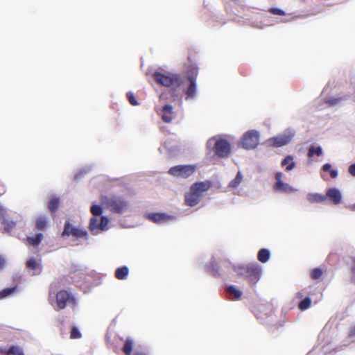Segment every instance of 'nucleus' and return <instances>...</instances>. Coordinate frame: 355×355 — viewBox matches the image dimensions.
Here are the masks:
<instances>
[{
    "instance_id": "nucleus-46",
    "label": "nucleus",
    "mask_w": 355,
    "mask_h": 355,
    "mask_svg": "<svg viewBox=\"0 0 355 355\" xmlns=\"http://www.w3.org/2000/svg\"><path fill=\"white\" fill-rule=\"evenodd\" d=\"M304 295V293L303 291L297 292L296 294V297L300 299L303 298Z\"/></svg>"
},
{
    "instance_id": "nucleus-15",
    "label": "nucleus",
    "mask_w": 355,
    "mask_h": 355,
    "mask_svg": "<svg viewBox=\"0 0 355 355\" xmlns=\"http://www.w3.org/2000/svg\"><path fill=\"white\" fill-rule=\"evenodd\" d=\"M326 198H328L335 205L341 202L342 196L340 191L336 188L329 189L326 193Z\"/></svg>"
},
{
    "instance_id": "nucleus-36",
    "label": "nucleus",
    "mask_w": 355,
    "mask_h": 355,
    "mask_svg": "<svg viewBox=\"0 0 355 355\" xmlns=\"http://www.w3.org/2000/svg\"><path fill=\"white\" fill-rule=\"evenodd\" d=\"M268 12L272 15L284 16L286 15L285 12L281 9L276 8H271L268 10Z\"/></svg>"
},
{
    "instance_id": "nucleus-22",
    "label": "nucleus",
    "mask_w": 355,
    "mask_h": 355,
    "mask_svg": "<svg viewBox=\"0 0 355 355\" xmlns=\"http://www.w3.org/2000/svg\"><path fill=\"white\" fill-rule=\"evenodd\" d=\"M306 199L311 203L322 202L326 200V196L317 193H309L306 195Z\"/></svg>"
},
{
    "instance_id": "nucleus-24",
    "label": "nucleus",
    "mask_w": 355,
    "mask_h": 355,
    "mask_svg": "<svg viewBox=\"0 0 355 355\" xmlns=\"http://www.w3.org/2000/svg\"><path fill=\"white\" fill-rule=\"evenodd\" d=\"M129 274V269L127 266L118 268L115 270V277L118 279H125Z\"/></svg>"
},
{
    "instance_id": "nucleus-43",
    "label": "nucleus",
    "mask_w": 355,
    "mask_h": 355,
    "mask_svg": "<svg viewBox=\"0 0 355 355\" xmlns=\"http://www.w3.org/2000/svg\"><path fill=\"white\" fill-rule=\"evenodd\" d=\"M5 266V259L0 256V270L4 268Z\"/></svg>"
},
{
    "instance_id": "nucleus-21",
    "label": "nucleus",
    "mask_w": 355,
    "mask_h": 355,
    "mask_svg": "<svg viewBox=\"0 0 355 355\" xmlns=\"http://www.w3.org/2000/svg\"><path fill=\"white\" fill-rule=\"evenodd\" d=\"M186 99L193 98L196 92V82L189 81V85L184 89Z\"/></svg>"
},
{
    "instance_id": "nucleus-4",
    "label": "nucleus",
    "mask_w": 355,
    "mask_h": 355,
    "mask_svg": "<svg viewBox=\"0 0 355 355\" xmlns=\"http://www.w3.org/2000/svg\"><path fill=\"white\" fill-rule=\"evenodd\" d=\"M103 204L112 212L121 213L127 209V201L120 196L105 197Z\"/></svg>"
},
{
    "instance_id": "nucleus-47",
    "label": "nucleus",
    "mask_w": 355,
    "mask_h": 355,
    "mask_svg": "<svg viewBox=\"0 0 355 355\" xmlns=\"http://www.w3.org/2000/svg\"><path fill=\"white\" fill-rule=\"evenodd\" d=\"M132 355H148L146 352L137 351Z\"/></svg>"
},
{
    "instance_id": "nucleus-44",
    "label": "nucleus",
    "mask_w": 355,
    "mask_h": 355,
    "mask_svg": "<svg viewBox=\"0 0 355 355\" xmlns=\"http://www.w3.org/2000/svg\"><path fill=\"white\" fill-rule=\"evenodd\" d=\"M6 214V211L3 208L0 207V218H4Z\"/></svg>"
},
{
    "instance_id": "nucleus-33",
    "label": "nucleus",
    "mask_w": 355,
    "mask_h": 355,
    "mask_svg": "<svg viewBox=\"0 0 355 355\" xmlns=\"http://www.w3.org/2000/svg\"><path fill=\"white\" fill-rule=\"evenodd\" d=\"M17 286L12 288H6L0 291V299H3L15 292Z\"/></svg>"
},
{
    "instance_id": "nucleus-35",
    "label": "nucleus",
    "mask_w": 355,
    "mask_h": 355,
    "mask_svg": "<svg viewBox=\"0 0 355 355\" xmlns=\"http://www.w3.org/2000/svg\"><path fill=\"white\" fill-rule=\"evenodd\" d=\"M91 213L93 214V217L99 216L102 214V208L100 205H94L91 207Z\"/></svg>"
},
{
    "instance_id": "nucleus-45",
    "label": "nucleus",
    "mask_w": 355,
    "mask_h": 355,
    "mask_svg": "<svg viewBox=\"0 0 355 355\" xmlns=\"http://www.w3.org/2000/svg\"><path fill=\"white\" fill-rule=\"evenodd\" d=\"M349 336H355V325L352 327L349 331Z\"/></svg>"
},
{
    "instance_id": "nucleus-28",
    "label": "nucleus",
    "mask_w": 355,
    "mask_h": 355,
    "mask_svg": "<svg viewBox=\"0 0 355 355\" xmlns=\"http://www.w3.org/2000/svg\"><path fill=\"white\" fill-rule=\"evenodd\" d=\"M311 304V300L309 297H306L298 304V308L301 311L308 309Z\"/></svg>"
},
{
    "instance_id": "nucleus-23",
    "label": "nucleus",
    "mask_w": 355,
    "mask_h": 355,
    "mask_svg": "<svg viewBox=\"0 0 355 355\" xmlns=\"http://www.w3.org/2000/svg\"><path fill=\"white\" fill-rule=\"evenodd\" d=\"M282 166L286 167V171H291L295 167V162L293 161V157L286 156L282 162Z\"/></svg>"
},
{
    "instance_id": "nucleus-18",
    "label": "nucleus",
    "mask_w": 355,
    "mask_h": 355,
    "mask_svg": "<svg viewBox=\"0 0 355 355\" xmlns=\"http://www.w3.org/2000/svg\"><path fill=\"white\" fill-rule=\"evenodd\" d=\"M26 268L31 270H35L34 275H38L42 271V266L37 263L35 258H30L26 263Z\"/></svg>"
},
{
    "instance_id": "nucleus-9",
    "label": "nucleus",
    "mask_w": 355,
    "mask_h": 355,
    "mask_svg": "<svg viewBox=\"0 0 355 355\" xmlns=\"http://www.w3.org/2000/svg\"><path fill=\"white\" fill-rule=\"evenodd\" d=\"M109 223V219L105 216H101L99 221L96 217H92L89 222V230L93 234H97L100 231H103L106 229Z\"/></svg>"
},
{
    "instance_id": "nucleus-25",
    "label": "nucleus",
    "mask_w": 355,
    "mask_h": 355,
    "mask_svg": "<svg viewBox=\"0 0 355 355\" xmlns=\"http://www.w3.org/2000/svg\"><path fill=\"white\" fill-rule=\"evenodd\" d=\"M134 345V341L131 338H128L124 343V345L122 348V352L125 355H130L132 352Z\"/></svg>"
},
{
    "instance_id": "nucleus-19",
    "label": "nucleus",
    "mask_w": 355,
    "mask_h": 355,
    "mask_svg": "<svg viewBox=\"0 0 355 355\" xmlns=\"http://www.w3.org/2000/svg\"><path fill=\"white\" fill-rule=\"evenodd\" d=\"M148 218L155 223H161L168 220V216L165 214L151 213L148 214Z\"/></svg>"
},
{
    "instance_id": "nucleus-12",
    "label": "nucleus",
    "mask_w": 355,
    "mask_h": 355,
    "mask_svg": "<svg viewBox=\"0 0 355 355\" xmlns=\"http://www.w3.org/2000/svg\"><path fill=\"white\" fill-rule=\"evenodd\" d=\"M282 177L283 174L282 172H277L275 173L276 184L274 186V189L275 191H282L284 193H291L294 191V189H293L289 184L282 182Z\"/></svg>"
},
{
    "instance_id": "nucleus-1",
    "label": "nucleus",
    "mask_w": 355,
    "mask_h": 355,
    "mask_svg": "<svg viewBox=\"0 0 355 355\" xmlns=\"http://www.w3.org/2000/svg\"><path fill=\"white\" fill-rule=\"evenodd\" d=\"M211 182L209 180L197 182L193 184L188 192L184 194V203L189 207L198 205L205 193L211 187Z\"/></svg>"
},
{
    "instance_id": "nucleus-29",
    "label": "nucleus",
    "mask_w": 355,
    "mask_h": 355,
    "mask_svg": "<svg viewBox=\"0 0 355 355\" xmlns=\"http://www.w3.org/2000/svg\"><path fill=\"white\" fill-rule=\"evenodd\" d=\"M243 180V175L241 173L240 171H239L235 177V178L234 180H232L230 184H229V187L230 188H236L240 184L241 182H242Z\"/></svg>"
},
{
    "instance_id": "nucleus-13",
    "label": "nucleus",
    "mask_w": 355,
    "mask_h": 355,
    "mask_svg": "<svg viewBox=\"0 0 355 355\" xmlns=\"http://www.w3.org/2000/svg\"><path fill=\"white\" fill-rule=\"evenodd\" d=\"M188 61L189 62V65L187 67V69L185 71L186 77L189 81L196 82V79L198 74V68L196 64L192 63L191 55L188 56Z\"/></svg>"
},
{
    "instance_id": "nucleus-10",
    "label": "nucleus",
    "mask_w": 355,
    "mask_h": 355,
    "mask_svg": "<svg viewBox=\"0 0 355 355\" xmlns=\"http://www.w3.org/2000/svg\"><path fill=\"white\" fill-rule=\"evenodd\" d=\"M62 236H72L76 239L86 238L87 233L86 231L73 227L69 221H66L64 225V230L62 233Z\"/></svg>"
},
{
    "instance_id": "nucleus-26",
    "label": "nucleus",
    "mask_w": 355,
    "mask_h": 355,
    "mask_svg": "<svg viewBox=\"0 0 355 355\" xmlns=\"http://www.w3.org/2000/svg\"><path fill=\"white\" fill-rule=\"evenodd\" d=\"M270 252L268 250L262 248L258 252L257 259L261 263H266L269 260Z\"/></svg>"
},
{
    "instance_id": "nucleus-39",
    "label": "nucleus",
    "mask_w": 355,
    "mask_h": 355,
    "mask_svg": "<svg viewBox=\"0 0 355 355\" xmlns=\"http://www.w3.org/2000/svg\"><path fill=\"white\" fill-rule=\"evenodd\" d=\"M4 228L6 231H11L15 226V223L13 221H3Z\"/></svg>"
},
{
    "instance_id": "nucleus-3",
    "label": "nucleus",
    "mask_w": 355,
    "mask_h": 355,
    "mask_svg": "<svg viewBox=\"0 0 355 355\" xmlns=\"http://www.w3.org/2000/svg\"><path fill=\"white\" fill-rule=\"evenodd\" d=\"M197 168L196 164L177 165L171 167L168 173L178 178L187 179L194 174Z\"/></svg>"
},
{
    "instance_id": "nucleus-38",
    "label": "nucleus",
    "mask_w": 355,
    "mask_h": 355,
    "mask_svg": "<svg viewBox=\"0 0 355 355\" xmlns=\"http://www.w3.org/2000/svg\"><path fill=\"white\" fill-rule=\"evenodd\" d=\"M343 98H331L327 100V103L331 106H334L343 101Z\"/></svg>"
},
{
    "instance_id": "nucleus-16",
    "label": "nucleus",
    "mask_w": 355,
    "mask_h": 355,
    "mask_svg": "<svg viewBox=\"0 0 355 355\" xmlns=\"http://www.w3.org/2000/svg\"><path fill=\"white\" fill-rule=\"evenodd\" d=\"M44 235L42 233L40 232L35 236H27L25 239V241H26L29 245L37 248L42 243Z\"/></svg>"
},
{
    "instance_id": "nucleus-48",
    "label": "nucleus",
    "mask_w": 355,
    "mask_h": 355,
    "mask_svg": "<svg viewBox=\"0 0 355 355\" xmlns=\"http://www.w3.org/2000/svg\"><path fill=\"white\" fill-rule=\"evenodd\" d=\"M352 272L355 275V259L353 260V264L352 266Z\"/></svg>"
},
{
    "instance_id": "nucleus-30",
    "label": "nucleus",
    "mask_w": 355,
    "mask_h": 355,
    "mask_svg": "<svg viewBox=\"0 0 355 355\" xmlns=\"http://www.w3.org/2000/svg\"><path fill=\"white\" fill-rule=\"evenodd\" d=\"M60 200L58 198H53L50 200L48 205L49 209L52 212L55 213L59 206Z\"/></svg>"
},
{
    "instance_id": "nucleus-41",
    "label": "nucleus",
    "mask_w": 355,
    "mask_h": 355,
    "mask_svg": "<svg viewBox=\"0 0 355 355\" xmlns=\"http://www.w3.org/2000/svg\"><path fill=\"white\" fill-rule=\"evenodd\" d=\"M349 173L354 177H355V164H352L349 167Z\"/></svg>"
},
{
    "instance_id": "nucleus-42",
    "label": "nucleus",
    "mask_w": 355,
    "mask_h": 355,
    "mask_svg": "<svg viewBox=\"0 0 355 355\" xmlns=\"http://www.w3.org/2000/svg\"><path fill=\"white\" fill-rule=\"evenodd\" d=\"M330 173V176L331 178H336L337 176H338V173L336 170H331V171L329 172Z\"/></svg>"
},
{
    "instance_id": "nucleus-20",
    "label": "nucleus",
    "mask_w": 355,
    "mask_h": 355,
    "mask_svg": "<svg viewBox=\"0 0 355 355\" xmlns=\"http://www.w3.org/2000/svg\"><path fill=\"white\" fill-rule=\"evenodd\" d=\"M48 221L45 216H40L35 221V230L37 231H45L47 228Z\"/></svg>"
},
{
    "instance_id": "nucleus-27",
    "label": "nucleus",
    "mask_w": 355,
    "mask_h": 355,
    "mask_svg": "<svg viewBox=\"0 0 355 355\" xmlns=\"http://www.w3.org/2000/svg\"><path fill=\"white\" fill-rule=\"evenodd\" d=\"M322 154V150L320 146H311L309 148L307 155L309 158L313 157L314 155L318 157L321 156Z\"/></svg>"
},
{
    "instance_id": "nucleus-7",
    "label": "nucleus",
    "mask_w": 355,
    "mask_h": 355,
    "mask_svg": "<svg viewBox=\"0 0 355 355\" xmlns=\"http://www.w3.org/2000/svg\"><path fill=\"white\" fill-rule=\"evenodd\" d=\"M259 134L256 130L246 132L241 138V146L243 148L250 150L255 148L259 144Z\"/></svg>"
},
{
    "instance_id": "nucleus-5",
    "label": "nucleus",
    "mask_w": 355,
    "mask_h": 355,
    "mask_svg": "<svg viewBox=\"0 0 355 355\" xmlns=\"http://www.w3.org/2000/svg\"><path fill=\"white\" fill-rule=\"evenodd\" d=\"M261 272V268L258 263H250L241 268V274L252 284H256L259 281Z\"/></svg>"
},
{
    "instance_id": "nucleus-11",
    "label": "nucleus",
    "mask_w": 355,
    "mask_h": 355,
    "mask_svg": "<svg viewBox=\"0 0 355 355\" xmlns=\"http://www.w3.org/2000/svg\"><path fill=\"white\" fill-rule=\"evenodd\" d=\"M292 135H280L268 139L267 143L272 147H281L290 143Z\"/></svg>"
},
{
    "instance_id": "nucleus-2",
    "label": "nucleus",
    "mask_w": 355,
    "mask_h": 355,
    "mask_svg": "<svg viewBox=\"0 0 355 355\" xmlns=\"http://www.w3.org/2000/svg\"><path fill=\"white\" fill-rule=\"evenodd\" d=\"M153 78L155 82L164 87H178L183 83V79L180 74L168 73L165 74L161 72L155 71L153 73Z\"/></svg>"
},
{
    "instance_id": "nucleus-49",
    "label": "nucleus",
    "mask_w": 355,
    "mask_h": 355,
    "mask_svg": "<svg viewBox=\"0 0 355 355\" xmlns=\"http://www.w3.org/2000/svg\"><path fill=\"white\" fill-rule=\"evenodd\" d=\"M349 208L352 211L355 210V204L352 206H349Z\"/></svg>"
},
{
    "instance_id": "nucleus-32",
    "label": "nucleus",
    "mask_w": 355,
    "mask_h": 355,
    "mask_svg": "<svg viewBox=\"0 0 355 355\" xmlns=\"http://www.w3.org/2000/svg\"><path fill=\"white\" fill-rule=\"evenodd\" d=\"M324 273V270L320 268H315L311 272V278L313 280L320 279Z\"/></svg>"
},
{
    "instance_id": "nucleus-37",
    "label": "nucleus",
    "mask_w": 355,
    "mask_h": 355,
    "mask_svg": "<svg viewBox=\"0 0 355 355\" xmlns=\"http://www.w3.org/2000/svg\"><path fill=\"white\" fill-rule=\"evenodd\" d=\"M127 97H128L129 103L132 105H138V102L136 100L135 96H134V94L132 92H128Z\"/></svg>"
},
{
    "instance_id": "nucleus-17",
    "label": "nucleus",
    "mask_w": 355,
    "mask_h": 355,
    "mask_svg": "<svg viewBox=\"0 0 355 355\" xmlns=\"http://www.w3.org/2000/svg\"><path fill=\"white\" fill-rule=\"evenodd\" d=\"M1 355H24L19 346H12L9 349L0 348Z\"/></svg>"
},
{
    "instance_id": "nucleus-6",
    "label": "nucleus",
    "mask_w": 355,
    "mask_h": 355,
    "mask_svg": "<svg viewBox=\"0 0 355 355\" xmlns=\"http://www.w3.org/2000/svg\"><path fill=\"white\" fill-rule=\"evenodd\" d=\"M56 304L60 309H64L67 305L76 306V302L73 295L66 290H61L56 294Z\"/></svg>"
},
{
    "instance_id": "nucleus-34",
    "label": "nucleus",
    "mask_w": 355,
    "mask_h": 355,
    "mask_svg": "<svg viewBox=\"0 0 355 355\" xmlns=\"http://www.w3.org/2000/svg\"><path fill=\"white\" fill-rule=\"evenodd\" d=\"M82 336L81 333L78 329L77 327L75 326H73L71 329V333H70V338L71 339H78L80 338Z\"/></svg>"
},
{
    "instance_id": "nucleus-8",
    "label": "nucleus",
    "mask_w": 355,
    "mask_h": 355,
    "mask_svg": "<svg viewBox=\"0 0 355 355\" xmlns=\"http://www.w3.org/2000/svg\"><path fill=\"white\" fill-rule=\"evenodd\" d=\"M214 148L215 154L219 157H227L231 152V145L230 142L225 139H217Z\"/></svg>"
},
{
    "instance_id": "nucleus-31",
    "label": "nucleus",
    "mask_w": 355,
    "mask_h": 355,
    "mask_svg": "<svg viewBox=\"0 0 355 355\" xmlns=\"http://www.w3.org/2000/svg\"><path fill=\"white\" fill-rule=\"evenodd\" d=\"M226 291L230 295H233L234 300H239L240 299L241 296V292L236 289L234 286H230L227 288Z\"/></svg>"
},
{
    "instance_id": "nucleus-40",
    "label": "nucleus",
    "mask_w": 355,
    "mask_h": 355,
    "mask_svg": "<svg viewBox=\"0 0 355 355\" xmlns=\"http://www.w3.org/2000/svg\"><path fill=\"white\" fill-rule=\"evenodd\" d=\"M322 170L324 171H328L330 172L331 169V165L329 163H326L322 166Z\"/></svg>"
},
{
    "instance_id": "nucleus-14",
    "label": "nucleus",
    "mask_w": 355,
    "mask_h": 355,
    "mask_svg": "<svg viewBox=\"0 0 355 355\" xmlns=\"http://www.w3.org/2000/svg\"><path fill=\"white\" fill-rule=\"evenodd\" d=\"M159 114H160L161 118L164 122L167 123H171L174 116L173 106L168 104L165 105L160 110Z\"/></svg>"
}]
</instances>
